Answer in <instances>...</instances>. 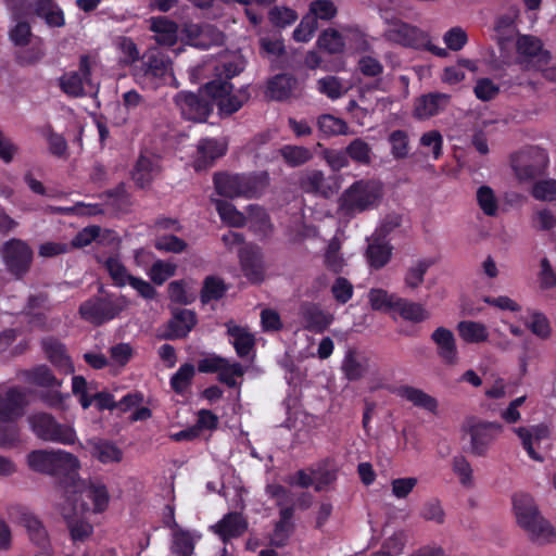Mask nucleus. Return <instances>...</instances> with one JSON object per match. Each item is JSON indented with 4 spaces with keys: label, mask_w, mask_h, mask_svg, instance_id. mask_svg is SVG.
I'll list each match as a JSON object with an SVG mask.
<instances>
[{
    "label": "nucleus",
    "mask_w": 556,
    "mask_h": 556,
    "mask_svg": "<svg viewBox=\"0 0 556 556\" xmlns=\"http://www.w3.org/2000/svg\"><path fill=\"white\" fill-rule=\"evenodd\" d=\"M513 510L517 526L532 544L536 546L556 544L555 527L543 516L530 494H515L513 496Z\"/></svg>",
    "instance_id": "f257e3e1"
},
{
    "label": "nucleus",
    "mask_w": 556,
    "mask_h": 556,
    "mask_svg": "<svg viewBox=\"0 0 556 556\" xmlns=\"http://www.w3.org/2000/svg\"><path fill=\"white\" fill-rule=\"evenodd\" d=\"M382 198L381 185L371 179L353 182L340 197V208L348 215H356L378 206Z\"/></svg>",
    "instance_id": "f03ea898"
},
{
    "label": "nucleus",
    "mask_w": 556,
    "mask_h": 556,
    "mask_svg": "<svg viewBox=\"0 0 556 556\" xmlns=\"http://www.w3.org/2000/svg\"><path fill=\"white\" fill-rule=\"evenodd\" d=\"M268 176L262 174H216L215 188L218 194L226 198H253L262 193L267 185Z\"/></svg>",
    "instance_id": "7ed1b4c3"
},
{
    "label": "nucleus",
    "mask_w": 556,
    "mask_h": 556,
    "mask_svg": "<svg viewBox=\"0 0 556 556\" xmlns=\"http://www.w3.org/2000/svg\"><path fill=\"white\" fill-rule=\"evenodd\" d=\"M128 304L129 302L124 295L99 294L84 301L78 308V314L87 323L101 326L116 318L127 308Z\"/></svg>",
    "instance_id": "20e7f679"
},
{
    "label": "nucleus",
    "mask_w": 556,
    "mask_h": 556,
    "mask_svg": "<svg viewBox=\"0 0 556 556\" xmlns=\"http://www.w3.org/2000/svg\"><path fill=\"white\" fill-rule=\"evenodd\" d=\"M383 36L388 41L405 48L427 50L440 58L447 55L446 49L431 43L428 33L402 21L392 22Z\"/></svg>",
    "instance_id": "39448f33"
},
{
    "label": "nucleus",
    "mask_w": 556,
    "mask_h": 556,
    "mask_svg": "<svg viewBox=\"0 0 556 556\" xmlns=\"http://www.w3.org/2000/svg\"><path fill=\"white\" fill-rule=\"evenodd\" d=\"M27 420L31 431L42 441L73 445L77 440L76 431L71 425L59 422L49 413H34Z\"/></svg>",
    "instance_id": "423d86ee"
},
{
    "label": "nucleus",
    "mask_w": 556,
    "mask_h": 556,
    "mask_svg": "<svg viewBox=\"0 0 556 556\" xmlns=\"http://www.w3.org/2000/svg\"><path fill=\"white\" fill-rule=\"evenodd\" d=\"M60 89L71 98H81L98 93L99 85L91 78V60L81 55L77 71L64 73L59 78Z\"/></svg>",
    "instance_id": "0eeeda50"
},
{
    "label": "nucleus",
    "mask_w": 556,
    "mask_h": 556,
    "mask_svg": "<svg viewBox=\"0 0 556 556\" xmlns=\"http://www.w3.org/2000/svg\"><path fill=\"white\" fill-rule=\"evenodd\" d=\"M172 74L169 59L157 50H150L143 55L140 65L135 68L136 79L146 86L156 88Z\"/></svg>",
    "instance_id": "6e6552de"
},
{
    "label": "nucleus",
    "mask_w": 556,
    "mask_h": 556,
    "mask_svg": "<svg viewBox=\"0 0 556 556\" xmlns=\"http://www.w3.org/2000/svg\"><path fill=\"white\" fill-rule=\"evenodd\" d=\"M232 88L233 86L229 81L220 79H213L205 85L207 96L212 99L213 105H217L219 114L223 116H230L239 111L249 99L245 89L232 94Z\"/></svg>",
    "instance_id": "1a4fd4ad"
},
{
    "label": "nucleus",
    "mask_w": 556,
    "mask_h": 556,
    "mask_svg": "<svg viewBox=\"0 0 556 556\" xmlns=\"http://www.w3.org/2000/svg\"><path fill=\"white\" fill-rule=\"evenodd\" d=\"M548 163L546 151L539 147L523 150L511 160L513 169L519 180H532L544 175Z\"/></svg>",
    "instance_id": "9d476101"
},
{
    "label": "nucleus",
    "mask_w": 556,
    "mask_h": 556,
    "mask_svg": "<svg viewBox=\"0 0 556 556\" xmlns=\"http://www.w3.org/2000/svg\"><path fill=\"white\" fill-rule=\"evenodd\" d=\"M1 254L5 269L16 279L23 278L29 271L34 252L25 241L20 239L7 241Z\"/></svg>",
    "instance_id": "9b49d317"
},
{
    "label": "nucleus",
    "mask_w": 556,
    "mask_h": 556,
    "mask_svg": "<svg viewBox=\"0 0 556 556\" xmlns=\"http://www.w3.org/2000/svg\"><path fill=\"white\" fill-rule=\"evenodd\" d=\"M75 496L67 498L64 503H70L72 506H80L83 503L93 513H102L106 509L110 496L105 485L98 481H80L75 484Z\"/></svg>",
    "instance_id": "f8f14e48"
},
{
    "label": "nucleus",
    "mask_w": 556,
    "mask_h": 556,
    "mask_svg": "<svg viewBox=\"0 0 556 556\" xmlns=\"http://www.w3.org/2000/svg\"><path fill=\"white\" fill-rule=\"evenodd\" d=\"M175 104L181 115L189 121L204 122L213 111L212 99L206 91L193 93L188 91L178 92L174 98Z\"/></svg>",
    "instance_id": "ddd939ff"
},
{
    "label": "nucleus",
    "mask_w": 556,
    "mask_h": 556,
    "mask_svg": "<svg viewBox=\"0 0 556 556\" xmlns=\"http://www.w3.org/2000/svg\"><path fill=\"white\" fill-rule=\"evenodd\" d=\"M502 431L503 427L497 422L473 421L468 429L471 453L476 456H484Z\"/></svg>",
    "instance_id": "4468645a"
},
{
    "label": "nucleus",
    "mask_w": 556,
    "mask_h": 556,
    "mask_svg": "<svg viewBox=\"0 0 556 556\" xmlns=\"http://www.w3.org/2000/svg\"><path fill=\"white\" fill-rule=\"evenodd\" d=\"M89 507L83 503L80 506L63 503L60 511L66 520L71 536L74 541H84L92 533V526L81 519V515L87 511Z\"/></svg>",
    "instance_id": "2eb2a0df"
},
{
    "label": "nucleus",
    "mask_w": 556,
    "mask_h": 556,
    "mask_svg": "<svg viewBox=\"0 0 556 556\" xmlns=\"http://www.w3.org/2000/svg\"><path fill=\"white\" fill-rule=\"evenodd\" d=\"M300 188L306 193L329 198L338 190V186L331 177H325L318 169H309L303 173L299 180Z\"/></svg>",
    "instance_id": "dca6fc26"
},
{
    "label": "nucleus",
    "mask_w": 556,
    "mask_h": 556,
    "mask_svg": "<svg viewBox=\"0 0 556 556\" xmlns=\"http://www.w3.org/2000/svg\"><path fill=\"white\" fill-rule=\"evenodd\" d=\"M185 31L189 43L195 48L207 49L224 42V34L211 24H190Z\"/></svg>",
    "instance_id": "f3484780"
},
{
    "label": "nucleus",
    "mask_w": 556,
    "mask_h": 556,
    "mask_svg": "<svg viewBox=\"0 0 556 556\" xmlns=\"http://www.w3.org/2000/svg\"><path fill=\"white\" fill-rule=\"evenodd\" d=\"M300 315L304 329L323 333L333 321V315L318 304L305 302L300 306Z\"/></svg>",
    "instance_id": "a211bd4d"
},
{
    "label": "nucleus",
    "mask_w": 556,
    "mask_h": 556,
    "mask_svg": "<svg viewBox=\"0 0 556 556\" xmlns=\"http://www.w3.org/2000/svg\"><path fill=\"white\" fill-rule=\"evenodd\" d=\"M514 431L521 440L522 446L528 453L529 457L535 462L542 463L544 458L540 453L535 451V447L540 448L541 443L548 439V428L544 425H538L531 427L515 428Z\"/></svg>",
    "instance_id": "6ab92c4d"
},
{
    "label": "nucleus",
    "mask_w": 556,
    "mask_h": 556,
    "mask_svg": "<svg viewBox=\"0 0 556 556\" xmlns=\"http://www.w3.org/2000/svg\"><path fill=\"white\" fill-rule=\"evenodd\" d=\"M25 393L18 388H10L0 395V421L15 422L24 414Z\"/></svg>",
    "instance_id": "aec40b11"
},
{
    "label": "nucleus",
    "mask_w": 556,
    "mask_h": 556,
    "mask_svg": "<svg viewBox=\"0 0 556 556\" xmlns=\"http://www.w3.org/2000/svg\"><path fill=\"white\" fill-rule=\"evenodd\" d=\"M451 96L442 92H430L415 102L414 115L418 119H428L443 112L450 104Z\"/></svg>",
    "instance_id": "412c9836"
},
{
    "label": "nucleus",
    "mask_w": 556,
    "mask_h": 556,
    "mask_svg": "<svg viewBox=\"0 0 556 556\" xmlns=\"http://www.w3.org/2000/svg\"><path fill=\"white\" fill-rule=\"evenodd\" d=\"M239 258L242 270L252 282H260L264 278L263 256L260 248L244 245L240 248Z\"/></svg>",
    "instance_id": "4be33fe9"
},
{
    "label": "nucleus",
    "mask_w": 556,
    "mask_h": 556,
    "mask_svg": "<svg viewBox=\"0 0 556 556\" xmlns=\"http://www.w3.org/2000/svg\"><path fill=\"white\" fill-rule=\"evenodd\" d=\"M197 324L195 313L187 308H177L167 324V331L163 336L166 340L182 339L188 336Z\"/></svg>",
    "instance_id": "5701e85b"
},
{
    "label": "nucleus",
    "mask_w": 556,
    "mask_h": 556,
    "mask_svg": "<svg viewBox=\"0 0 556 556\" xmlns=\"http://www.w3.org/2000/svg\"><path fill=\"white\" fill-rule=\"evenodd\" d=\"M227 143L224 140L205 138L198 143V155L194 161V167L197 170L206 168L216 159L223 156L226 153Z\"/></svg>",
    "instance_id": "b1692460"
},
{
    "label": "nucleus",
    "mask_w": 556,
    "mask_h": 556,
    "mask_svg": "<svg viewBox=\"0 0 556 556\" xmlns=\"http://www.w3.org/2000/svg\"><path fill=\"white\" fill-rule=\"evenodd\" d=\"M517 51L530 62H534L538 70H541L542 65L549 60V52L543 50L541 40L534 36H520L517 40Z\"/></svg>",
    "instance_id": "393cba45"
},
{
    "label": "nucleus",
    "mask_w": 556,
    "mask_h": 556,
    "mask_svg": "<svg viewBox=\"0 0 556 556\" xmlns=\"http://www.w3.org/2000/svg\"><path fill=\"white\" fill-rule=\"evenodd\" d=\"M431 340L437 345L438 355L447 365H454L457 363V348L455 343L454 333L445 328H437L432 334Z\"/></svg>",
    "instance_id": "a878e982"
},
{
    "label": "nucleus",
    "mask_w": 556,
    "mask_h": 556,
    "mask_svg": "<svg viewBox=\"0 0 556 556\" xmlns=\"http://www.w3.org/2000/svg\"><path fill=\"white\" fill-rule=\"evenodd\" d=\"M357 70L359 73L366 77L377 78L374 83L363 85L361 87V97H364V93L370 90H384L383 84L381 79L378 77L383 73L382 63L371 55H363L357 61Z\"/></svg>",
    "instance_id": "bb28decb"
},
{
    "label": "nucleus",
    "mask_w": 556,
    "mask_h": 556,
    "mask_svg": "<svg viewBox=\"0 0 556 556\" xmlns=\"http://www.w3.org/2000/svg\"><path fill=\"white\" fill-rule=\"evenodd\" d=\"M519 9L510 7L506 12L500 14L494 24L495 38L501 46L511 40L517 34L516 21L519 17Z\"/></svg>",
    "instance_id": "cd10ccee"
},
{
    "label": "nucleus",
    "mask_w": 556,
    "mask_h": 556,
    "mask_svg": "<svg viewBox=\"0 0 556 556\" xmlns=\"http://www.w3.org/2000/svg\"><path fill=\"white\" fill-rule=\"evenodd\" d=\"M150 30L154 33L157 43L172 47L177 42L178 26L165 16L150 18Z\"/></svg>",
    "instance_id": "c85d7f7f"
},
{
    "label": "nucleus",
    "mask_w": 556,
    "mask_h": 556,
    "mask_svg": "<svg viewBox=\"0 0 556 556\" xmlns=\"http://www.w3.org/2000/svg\"><path fill=\"white\" fill-rule=\"evenodd\" d=\"M294 506L282 507L279 510V520L275 525V529L270 539L271 545L282 547L287 544L290 535L294 530L292 522Z\"/></svg>",
    "instance_id": "c756f323"
},
{
    "label": "nucleus",
    "mask_w": 556,
    "mask_h": 556,
    "mask_svg": "<svg viewBox=\"0 0 556 556\" xmlns=\"http://www.w3.org/2000/svg\"><path fill=\"white\" fill-rule=\"evenodd\" d=\"M392 254V247L380 236H374L368 243L366 257L370 267L380 269L388 264Z\"/></svg>",
    "instance_id": "7c9ffc66"
},
{
    "label": "nucleus",
    "mask_w": 556,
    "mask_h": 556,
    "mask_svg": "<svg viewBox=\"0 0 556 556\" xmlns=\"http://www.w3.org/2000/svg\"><path fill=\"white\" fill-rule=\"evenodd\" d=\"M212 529L226 542L228 539L241 535L247 529V522L240 514L229 513L214 525Z\"/></svg>",
    "instance_id": "2f4dec72"
},
{
    "label": "nucleus",
    "mask_w": 556,
    "mask_h": 556,
    "mask_svg": "<svg viewBox=\"0 0 556 556\" xmlns=\"http://www.w3.org/2000/svg\"><path fill=\"white\" fill-rule=\"evenodd\" d=\"M34 13L42 18L49 27H63L64 13L53 0H35Z\"/></svg>",
    "instance_id": "473e14b6"
},
{
    "label": "nucleus",
    "mask_w": 556,
    "mask_h": 556,
    "mask_svg": "<svg viewBox=\"0 0 556 556\" xmlns=\"http://www.w3.org/2000/svg\"><path fill=\"white\" fill-rule=\"evenodd\" d=\"M226 326L237 355L241 358L248 356L255 344L254 336L244 327L232 325L231 323H228Z\"/></svg>",
    "instance_id": "72a5a7b5"
},
{
    "label": "nucleus",
    "mask_w": 556,
    "mask_h": 556,
    "mask_svg": "<svg viewBox=\"0 0 556 556\" xmlns=\"http://www.w3.org/2000/svg\"><path fill=\"white\" fill-rule=\"evenodd\" d=\"M342 371L351 380H359L368 370V358L353 350H349L342 362Z\"/></svg>",
    "instance_id": "f704fd0d"
},
{
    "label": "nucleus",
    "mask_w": 556,
    "mask_h": 556,
    "mask_svg": "<svg viewBox=\"0 0 556 556\" xmlns=\"http://www.w3.org/2000/svg\"><path fill=\"white\" fill-rule=\"evenodd\" d=\"M157 160L141 155L132 170V179L137 186L144 188L159 175Z\"/></svg>",
    "instance_id": "c9c22d12"
},
{
    "label": "nucleus",
    "mask_w": 556,
    "mask_h": 556,
    "mask_svg": "<svg viewBox=\"0 0 556 556\" xmlns=\"http://www.w3.org/2000/svg\"><path fill=\"white\" fill-rule=\"evenodd\" d=\"M91 455L103 464L118 463L123 458L122 450L113 442L101 439L88 441Z\"/></svg>",
    "instance_id": "e433bc0d"
},
{
    "label": "nucleus",
    "mask_w": 556,
    "mask_h": 556,
    "mask_svg": "<svg viewBox=\"0 0 556 556\" xmlns=\"http://www.w3.org/2000/svg\"><path fill=\"white\" fill-rule=\"evenodd\" d=\"M42 346L50 362L63 372L72 374L74 371V366L70 357L65 354V348L60 341L48 338L42 341Z\"/></svg>",
    "instance_id": "4c0bfd02"
},
{
    "label": "nucleus",
    "mask_w": 556,
    "mask_h": 556,
    "mask_svg": "<svg viewBox=\"0 0 556 556\" xmlns=\"http://www.w3.org/2000/svg\"><path fill=\"white\" fill-rule=\"evenodd\" d=\"M394 393L413 403L415 406L424 408L428 412H434L438 407V402L434 397L430 396L420 389L410 386H401L395 389Z\"/></svg>",
    "instance_id": "58836bf2"
},
{
    "label": "nucleus",
    "mask_w": 556,
    "mask_h": 556,
    "mask_svg": "<svg viewBox=\"0 0 556 556\" xmlns=\"http://www.w3.org/2000/svg\"><path fill=\"white\" fill-rule=\"evenodd\" d=\"M394 304V312L405 320L418 324L429 319L430 317V313L420 303L399 296Z\"/></svg>",
    "instance_id": "ea45409f"
},
{
    "label": "nucleus",
    "mask_w": 556,
    "mask_h": 556,
    "mask_svg": "<svg viewBox=\"0 0 556 556\" xmlns=\"http://www.w3.org/2000/svg\"><path fill=\"white\" fill-rule=\"evenodd\" d=\"M278 154L290 167H299L313 159L311 149L303 146L285 144L278 150Z\"/></svg>",
    "instance_id": "a19ab883"
},
{
    "label": "nucleus",
    "mask_w": 556,
    "mask_h": 556,
    "mask_svg": "<svg viewBox=\"0 0 556 556\" xmlns=\"http://www.w3.org/2000/svg\"><path fill=\"white\" fill-rule=\"evenodd\" d=\"M21 523L26 529L31 542L42 548L48 545V533L37 516L31 513H23Z\"/></svg>",
    "instance_id": "79ce46f5"
},
{
    "label": "nucleus",
    "mask_w": 556,
    "mask_h": 556,
    "mask_svg": "<svg viewBox=\"0 0 556 556\" xmlns=\"http://www.w3.org/2000/svg\"><path fill=\"white\" fill-rule=\"evenodd\" d=\"M316 89L332 101L340 99L349 90L344 80L333 75L319 78L316 81Z\"/></svg>",
    "instance_id": "37998d69"
},
{
    "label": "nucleus",
    "mask_w": 556,
    "mask_h": 556,
    "mask_svg": "<svg viewBox=\"0 0 556 556\" xmlns=\"http://www.w3.org/2000/svg\"><path fill=\"white\" fill-rule=\"evenodd\" d=\"M245 67V60L241 54H231L215 66V79L229 81L239 75Z\"/></svg>",
    "instance_id": "c03bdc74"
},
{
    "label": "nucleus",
    "mask_w": 556,
    "mask_h": 556,
    "mask_svg": "<svg viewBox=\"0 0 556 556\" xmlns=\"http://www.w3.org/2000/svg\"><path fill=\"white\" fill-rule=\"evenodd\" d=\"M459 337L468 343L486 341L489 333L486 327L478 321L463 320L457 325Z\"/></svg>",
    "instance_id": "a18cd8bd"
},
{
    "label": "nucleus",
    "mask_w": 556,
    "mask_h": 556,
    "mask_svg": "<svg viewBox=\"0 0 556 556\" xmlns=\"http://www.w3.org/2000/svg\"><path fill=\"white\" fill-rule=\"evenodd\" d=\"M55 450L33 451L28 455L29 467L38 472L54 475Z\"/></svg>",
    "instance_id": "49530a36"
},
{
    "label": "nucleus",
    "mask_w": 556,
    "mask_h": 556,
    "mask_svg": "<svg viewBox=\"0 0 556 556\" xmlns=\"http://www.w3.org/2000/svg\"><path fill=\"white\" fill-rule=\"evenodd\" d=\"M345 149L349 157L359 165H370L374 160L370 144L362 138L353 139Z\"/></svg>",
    "instance_id": "de8ad7c7"
},
{
    "label": "nucleus",
    "mask_w": 556,
    "mask_h": 556,
    "mask_svg": "<svg viewBox=\"0 0 556 556\" xmlns=\"http://www.w3.org/2000/svg\"><path fill=\"white\" fill-rule=\"evenodd\" d=\"M295 85V79L287 74L276 75L268 84L270 98L275 100L288 99Z\"/></svg>",
    "instance_id": "09e8293b"
},
{
    "label": "nucleus",
    "mask_w": 556,
    "mask_h": 556,
    "mask_svg": "<svg viewBox=\"0 0 556 556\" xmlns=\"http://www.w3.org/2000/svg\"><path fill=\"white\" fill-rule=\"evenodd\" d=\"M216 211L223 222L232 227H242L245 224V215L239 212L231 203L225 200H214Z\"/></svg>",
    "instance_id": "8fccbe9b"
},
{
    "label": "nucleus",
    "mask_w": 556,
    "mask_h": 556,
    "mask_svg": "<svg viewBox=\"0 0 556 556\" xmlns=\"http://www.w3.org/2000/svg\"><path fill=\"white\" fill-rule=\"evenodd\" d=\"M317 126L319 130L326 136H338V135H348L349 126L348 124L331 114H323L317 119Z\"/></svg>",
    "instance_id": "3c124183"
},
{
    "label": "nucleus",
    "mask_w": 556,
    "mask_h": 556,
    "mask_svg": "<svg viewBox=\"0 0 556 556\" xmlns=\"http://www.w3.org/2000/svg\"><path fill=\"white\" fill-rule=\"evenodd\" d=\"M317 43L320 49L330 54H337L343 51L345 42L342 35L336 29L325 30L318 38Z\"/></svg>",
    "instance_id": "603ef678"
},
{
    "label": "nucleus",
    "mask_w": 556,
    "mask_h": 556,
    "mask_svg": "<svg viewBox=\"0 0 556 556\" xmlns=\"http://www.w3.org/2000/svg\"><path fill=\"white\" fill-rule=\"evenodd\" d=\"M453 472L458 477L459 483L465 488L473 486V470L468 459L463 455H456L452 459Z\"/></svg>",
    "instance_id": "864d4df0"
},
{
    "label": "nucleus",
    "mask_w": 556,
    "mask_h": 556,
    "mask_svg": "<svg viewBox=\"0 0 556 556\" xmlns=\"http://www.w3.org/2000/svg\"><path fill=\"white\" fill-rule=\"evenodd\" d=\"M78 458L70 452L55 450L54 475H71L78 470Z\"/></svg>",
    "instance_id": "5fc2aeb1"
},
{
    "label": "nucleus",
    "mask_w": 556,
    "mask_h": 556,
    "mask_svg": "<svg viewBox=\"0 0 556 556\" xmlns=\"http://www.w3.org/2000/svg\"><path fill=\"white\" fill-rule=\"evenodd\" d=\"M525 325L534 336L541 339H547L551 337L552 329L549 321L541 312H531L529 319L525 321Z\"/></svg>",
    "instance_id": "6e6d98bb"
},
{
    "label": "nucleus",
    "mask_w": 556,
    "mask_h": 556,
    "mask_svg": "<svg viewBox=\"0 0 556 556\" xmlns=\"http://www.w3.org/2000/svg\"><path fill=\"white\" fill-rule=\"evenodd\" d=\"M105 269L117 287H124L134 276L129 275L124 264L117 257H109L104 263Z\"/></svg>",
    "instance_id": "4d7b16f0"
},
{
    "label": "nucleus",
    "mask_w": 556,
    "mask_h": 556,
    "mask_svg": "<svg viewBox=\"0 0 556 556\" xmlns=\"http://www.w3.org/2000/svg\"><path fill=\"white\" fill-rule=\"evenodd\" d=\"M369 303L375 311H394L395 302L399 299L395 294H389L383 289H371L368 293Z\"/></svg>",
    "instance_id": "13d9d810"
},
{
    "label": "nucleus",
    "mask_w": 556,
    "mask_h": 556,
    "mask_svg": "<svg viewBox=\"0 0 556 556\" xmlns=\"http://www.w3.org/2000/svg\"><path fill=\"white\" fill-rule=\"evenodd\" d=\"M226 287L219 278L207 277L201 291V301L207 303L210 301H217L224 296Z\"/></svg>",
    "instance_id": "bf43d9fd"
},
{
    "label": "nucleus",
    "mask_w": 556,
    "mask_h": 556,
    "mask_svg": "<svg viewBox=\"0 0 556 556\" xmlns=\"http://www.w3.org/2000/svg\"><path fill=\"white\" fill-rule=\"evenodd\" d=\"M194 376L192 364L186 363L170 378V386L177 393H182L190 384Z\"/></svg>",
    "instance_id": "052dcab7"
},
{
    "label": "nucleus",
    "mask_w": 556,
    "mask_h": 556,
    "mask_svg": "<svg viewBox=\"0 0 556 556\" xmlns=\"http://www.w3.org/2000/svg\"><path fill=\"white\" fill-rule=\"evenodd\" d=\"M431 266V262L427 260H420L412 267H409L405 275V285L410 289H416L422 281L425 274Z\"/></svg>",
    "instance_id": "680f3d73"
},
{
    "label": "nucleus",
    "mask_w": 556,
    "mask_h": 556,
    "mask_svg": "<svg viewBox=\"0 0 556 556\" xmlns=\"http://www.w3.org/2000/svg\"><path fill=\"white\" fill-rule=\"evenodd\" d=\"M477 201L482 212L488 216H494L497 212V200L493 190L488 186H481L477 191Z\"/></svg>",
    "instance_id": "e2e57ef3"
},
{
    "label": "nucleus",
    "mask_w": 556,
    "mask_h": 556,
    "mask_svg": "<svg viewBox=\"0 0 556 556\" xmlns=\"http://www.w3.org/2000/svg\"><path fill=\"white\" fill-rule=\"evenodd\" d=\"M176 271V265L164 262V261H156L153 263V265L150 268L149 276L151 280L155 285H163L168 278L173 277Z\"/></svg>",
    "instance_id": "0e129e2a"
},
{
    "label": "nucleus",
    "mask_w": 556,
    "mask_h": 556,
    "mask_svg": "<svg viewBox=\"0 0 556 556\" xmlns=\"http://www.w3.org/2000/svg\"><path fill=\"white\" fill-rule=\"evenodd\" d=\"M28 380L40 387H60L61 382L56 380L47 366H38L28 372Z\"/></svg>",
    "instance_id": "69168bd1"
},
{
    "label": "nucleus",
    "mask_w": 556,
    "mask_h": 556,
    "mask_svg": "<svg viewBox=\"0 0 556 556\" xmlns=\"http://www.w3.org/2000/svg\"><path fill=\"white\" fill-rule=\"evenodd\" d=\"M340 245L337 241H331L327 248L325 254V264L327 268L334 274H340L343 271L345 266V260L339 253Z\"/></svg>",
    "instance_id": "338daca9"
},
{
    "label": "nucleus",
    "mask_w": 556,
    "mask_h": 556,
    "mask_svg": "<svg viewBox=\"0 0 556 556\" xmlns=\"http://www.w3.org/2000/svg\"><path fill=\"white\" fill-rule=\"evenodd\" d=\"M532 195L540 201L556 200V179L539 180L533 185Z\"/></svg>",
    "instance_id": "774afa93"
}]
</instances>
